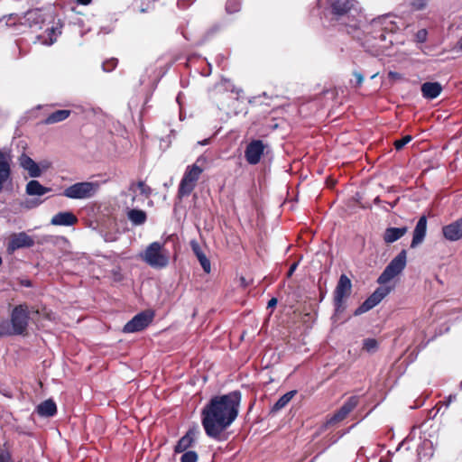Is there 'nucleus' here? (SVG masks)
<instances>
[{"instance_id":"26","label":"nucleus","mask_w":462,"mask_h":462,"mask_svg":"<svg viewBox=\"0 0 462 462\" xmlns=\"http://www.w3.org/2000/svg\"><path fill=\"white\" fill-rule=\"evenodd\" d=\"M127 217L135 226H141L145 223L147 219L146 213L143 210L130 208L127 212Z\"/></svg>"},{"instance_id":"30","label":"nucleus","mask_w":462,"mask_h":462,"mask_svg":"<svg viewBox=\"0 0 462 462\" xmlns=\"http://www.w3.org/2000/svg\"><path fill=\"white\" fill-rule=\"evenodd\" d=\"M378 342L374 338H366L363 342V349L368 353H374L377 350Z\"/></svg>"},{"instance_id":"38","label":"nucleus","mask_w":462,"mask_h":462,"mask_svg":"<svg viewBox=\"0 0 462 462\" xmlns=\"http://www.w3.org/2000/svg\"><path fill=\"white\" fill-rule=\"evenodd\" d=\"M42 200L40 199H32V200H29V201H26L25 204H24V208H28V209H31L32 208H35V207H38L39 205L42 204Z\"/></svg>"},{"instance_id":"46","label":"nucleus","mask_w":462,"mask_h":462,"mask_svg":"<svg viewBox=\"0 0 462 462\" xmlns=\"http://www.w3.org/2000/svg\"><path fill=\"white\" fill-rule=\"evenodd\" d=\"M81 5H88L91 0H77Z\"/></svg>"},{"instance_id":"6","label":"nucleus","mask_w":462,"mask_h":462,"mask_svg":"<svg viewBox=\"0 0 462 462\" xmlns=\"http://www.w3.org/2000/svg\"><path fill=\"white\" fill-rule=\"evenodd\" d=\"M99 189L98 182H77L63 191V195L72 199H88L95 196Z\"/></svg>"},{"instance_id":"32","label":"nucleus","mask_w":462,"mask_h":462,"mask_svg":"<svg viewBox=\"0 0 462 462\" xmlns=\"http://www.w3.org/2000/svg\"><path fill=\"white\" fill-rule=\"evenodd\" d=\"M117 65V60L116 59H111L106 61H105L102 64V68L104 71L109 72L112 71Z\"/></svg>"},{"instance_id":"12","label":"nucleus","mask_w":462,"mask_h":462,"mask_svg":"<svg viewBox=\"0 0 462 462\" xmlns=\"http://www.w3.org/2000/svg\"><path fill=\"white\" fill-rule=\"evenodd\" d=\"M358 397L351 396L341 408L327 420V425H335L344 420L349 413L357 406Z\"/></svg>"},{"instance_id":"7","label":"nucleus","mask_w":462,"mask_h":462,"mask_svg":"<svg viewBox=\"0 0 462 462\" xmlns=\"http://www.w3.org/2000/svg\"><path fill=\"white\" fill-rule=\"evenodd\" d=\"M152 189L143 181L132 182L125 192L126 198L130 200H125V204L127 208L138 206L139 203L143 204L151 195Z\"/></svg>"},{"instance_id":"13","label":"nucleus","mask_w":462,"mask_h":462,"mask_svg":"<svg viewBox=\"0 0 462 462\" xmlns=\"http://www.w3.org/2000/svg\"><path fill=\"white\" fill-rule=\"evenodd\" d=\"M34 245V240L25 232L14 233L9 236L7 251L14 253L20 248H28Z\"/></svg>"},{"instance_id":"25","label":"nucleus","mask_w":462,"mask_h":462,"mask_svg":"<svg viewBox=\"0 0 462 462\" xmlns=\"http://www.w3.org/2000/svg\"><path fill=\"white\" fill-rule=\"evenodd\" d=\"M37 412L42 417H51L57 412V406L52 400H46L37 406Z\"/></svg>"},{"instance_id":"4","label":"nucleus","mask_w":462,"mask_h":462,"mask_svg":"<svg viewBox=\"0 0 462 462\" xmlns=\"http://www.w3.org/2000/svg\"><path fill=\"white\" fill-rule=\"evenodd\" d=\"M29 320V310L26 305L16 306L11 314V326L5 320L0 324L1 335H22L25 332Z\"/></svg>"},{"instance_id":"43","label":"nucleus","mask_w":462,"mask_h":462,"mask_svg":"<svg viewBox=\"0 0 462 462\" xmlns=\"http://www.w3.org/2000/svg\"><path fill=\"white\" fill-rule=\"evenodd\" d=\"M9 458L8 454H0V462H8Z\"/></svg>"},{"instance_id":"14","label":"nucleus","mask_w":462,"mask_h":462,"mask_svg":"<svg viewBox=\"0 0 462 462\" xmlns=\"http://www.w3.org/2000/svg\"><path fill=\"white\" fill-rule=\"evenodd\" d=\"M265 149L264 143L261 140H254L250 142L245 151V157L249 164H257Z\"/></svg>"},{"instance_id":"50","label":"nucleus","mask_w":462,"mask_h":462,"mask_svg":"<svg viewBox=\"0 0 462 462\" xmlns=\"http://www.w3.org/2000/svg\"><path fill=\"white\" fill-rule=\"evenodd\" d=\"M380 39H381L382 41H384V40H385V35H384L383 33H381V34H380Z\"/></svg>"},{"instance_id":"2","label":"nucleus","mask_w":462,"mask_h":462,"mask_svg":"<svg viewBox=\"0 0 462 462\" xmlns=\"http://www.w3.org/2000/svg\"><path fill=\"white\" fill-rule=\"evenodd\" d=\"M325 3H329L336 20L347 27L348 32L361 26L363 15L357 2L354 0H319L320 5Z\"/></svg>"},{"instance_id":"21","label":"nucleus","mask_w":462,"mask_h":462,"mask_svg":"<svg viewBox=\"0 0 462 462\" xmlns=\"http://www.w3.org/2000/svg\"><path fill=\"white\" fill-rule=\"evenodd\" d=\"M198 430L196 429H190L177 443L175 447V452L181 453L186 451L196 439V434Z\"/></svg>"},{"instance_id":"10","label":"nucleus","mask_w":462,"mask_h":462,"mask_svg":"<svg viewBox=\"0 0 462 462\" xmlns=\"http://www.w3.org/2000/svg\"><path fill=\"white\" fill-rule=\"evenodd\" d=\"M351 287V281L347 278L346 275L342 274L336 287L334 295V301L337 311H339L343 308L344 300L349 296Z\"/></svg>"},{"instance_id":"3","label":"nucleus","mask_w":462,"mask_h":462,"mask_svg":"<svg viewBox=\"0 0 462 462\" xmlns=\"http://www.w3.org/2000/svg\"><path fill=\"white\" fill-rule=\"evenodd\" d=\"M207 163L208 158L205 155H200L192 165L186 168L179 185V197H187L191 194Z\"/></svg>"},{"instance_id":"23","label":"nucleus","mask_w":462,"mask_h":462,"mask_svg":"<svg viewBox=\"0 0 462 462\" xmlns=\"http://www.w3.org/2000/svg\"><path fill=\"white\" fill-rule=\"evenodd\" d=\"M408 231V228L403 227H388L383 234V240L387 244H392L401 237H402Z\"/></svg>"},{"instance_id":"15","label":"nucleus","mask_w":462,"mask_h":462,"mask_svg":"<svg viewBox=\"0 0 462 462\" xmlns=\"http://www.w3.org/2000/svg\"><path fill=\"white\" fill-rule=\"evenodd\" d=\"M11 179V158L9 154L0 151V193Z\"/></svg>"},{"instance_id":"8","label":"nucleus","mask_w":462,"mask_h":462,"mask_svg":"<svg viewBox=\"0 0 462 462\" xmlns=\"http://www.w3.org/2000/svg\"><path fill=\"white\" fill-rule=\"evenodd\" d=\"M406 266V252L402 250L396 255L390 263L385 267L384 271L379 276L377 282L380 284H385L400 274Z\"/></svg>"},{"instance_id":"22","label":"nucleus","mask_w":462,"mask_h":462,"mask_svg":"<svg viewBox=\"0 0 462 462\" xmlns=\"http://www.w3.org/2000/svg\"><path fill=\"white\" fill-rule=\"evenodd\" d=\"M190 246H191V249H192L194 254L197 256L204 272L207 273H209L211 271L210 261L206 256V254L202 252L201 247L199 245V243L195 240H192L190 242Z\"/></svg>"},{"instance_id":"18","label":"nucleus","mask_w":462,"mask_h":462,"mask_svg":"<svg viewBox=\"0 0 462 462\" xmlns=\"http://www.w3.org/2000/svg\"><path fill=\"white\" fill-rule=\"evenodd\" d=\"M78 222L77 217L69 211L60 212L54 215L51 220V224L53 226H70Z\"/></svg>"},{"instance_id":"29","label":"nucleus","mask_w":462,"mask_h":462,"mask_svg":"<svg viewBox=\"0 0 462 462\" xmlns=\"http://www.w3.org/2000/svg\"><path fill=\"white\" fill-rule=\"evenodd\" d=\"M25 18L31 26L32 24H35V25L40 24L41 23L43 22L42 14L38 9L31 10V11L27 12Z\"/></svg>"},{"instance_id":"35","label":"nucleus","mask_w":462,"mask_h":462,"mask_svg":"<svg viewBox=\"0 0 462 462\" xmlns=\"http://www.w3.org/2000/svg\"><path fill=\"white\" fill-rule=\"evenodd\" d=\"M48 32H49L50 41L49 42L44 41V43L51 45L56 41V37L58 34L60 33V32L57 28H54V27L48 30Z\"/></svg>"},{"instance_id":"9","label":"nucleus","mask_w":462,"mask_h":462,"mask_svg":"<svg viewBox=\"0 0 462 462\" xmlns=\"http://www.w3.org/2000/svg\"><path fill=\"white\" fill-rule=\"evenodd\" d=\"M391 291L390 287H379L377 288L372 295H370L363 303L360 305L355 311V315L363 314L374 307H375L381 300L389 294Z\"/></svg>"},{"instance_id":"33","label":"nucleus","mask_w":462,"mask_h":462,"mask_svg":"<svg viewBox=\"0 0 462 462\" xmlns=\"http://www.w3.org/2000/svg\"><path fill=\"white\" fill-rule=\"evenodd\" d=\"M411 141V135H406V136L402 137L400 140H396L394 142V147L396 148V150H401L407 143H409Z\"/></svg>"},{"instance_id":"20","label":"nucleus","mask_w":462,"mask_h":462,"mask_svg":"<svg viewBox=\"0 0 462 462\" xmlns=\"http://www.w3.org/2000/svg\"><path fill=\"white\" fill-rule=\"evenodd\" d=\"M421 94L427 99H434L442 91V86L439 82H425L421 85Z\"/></svg>"},{"instance_id":"27","label":"nucleus","mask_w":462,"mask_h":462,"mask_svg":"<svg viewBox=\"0 0 462 462\" xmlns=\"http://www.w3.org/2000/svg\"><path fill=\"white\" fill-rule=\"evenodd\" d=\"M71 114L70 110L63 109V110H57L51 115H49L46 119L44 120V123L46 125H52L59 122H62L66 120Z\"/></svg>"},{"instance_id":"28","label":"nucleus","mask_w":462,"mask_h":462,"mask_svg":"<svg viewBox=\"0 0 462 462\" xmlns=\"http://www.w3.org/2000/svg\"><path fill=\"white\" fill-rule=\"evenodd\" d=\"M296 393L297 392L295 390H292L281 396L279 400L274 403L273 411H277L284 408L295 396Z\"/></svg>"},{"instance_id":"16","label":"nucleus","mask_w":462,"mask_h":462,"mask_svg":"<svg viewBox=\"0 0 462 462\" xmlns=\"http://www.w3.org/2000/svg\"><path fill=\"white\" fill-rule=\"evenodd\" d=\"M443 236L449 241H457L462 238V217L457 221L445 226L442 228Z\"/></svg>"},{"instance_id":"19","label":"nucleus","mask_w":462,"mask_h":462,"mask_svg":"<svg viewBox=\"0 0 462 462\" xmlns=\"http://www.w3.org/2000/svg\"><path fill=\"white\" fill-rule=\"evenodd\" d=\"M19 162L21 167L28 171L30 177L37 178L42 175V170L39 165L29 156L23 154L20 157Z\"/></svg>"},{"instance_id":"37","label":"nucleus","mask_w":462,"mask_h":462,"mask_svg":"<svg viewBox=\"0 0 462 462\" xmlns=\"http://www.w3.org/2000/svg\"><path fill=\"white\" fill-rule=\"evenodd\" d=\"M411 5L414 9L420 10L427 5V0H414Z\"/></svg>"},{"instance_id":"51","label":"nucleus","mask_w":462,"mask_h":462,"mask_svg":"<svg viewBox=\"0 0 462 462\" xmlns=\"http://www.w3.org/2000/svg\"><path fill=\"white\" fill-rule=\"evenodd\" d=\"M2 264V258L0 257V265Z\"/></svg>"},{"instance_id":"31","label":"nucleus","mask_w":462,"mask_h":462,"mask_svg":"<svg viewBox=\"0 0 462 462\" xmlns=\"http://www.w3.org/2000/svg\"><path fill=\"white\" fill-rule=\"evenodd\" d=\"M198 454L195 451H186L180 457V462H197Z\"/></svg>"},{"instance_id":"48","label":"nucleus","mask_w":462,"mask_h":462,"mask_svg":"<svg viewBox=\"0 0 462 462\" xmlns=\"http://www.w3.org/2000/svg\"><path fill=\"white\" fill-rule=\"evenodd\" d=\"M457 44H458L459 49L462 51V37L458 41Z\"/></svg>"},{"instance_id":"34","label":"nucleus","mask_w":462,"mask_h":462,"mask_svg":"<svg viewBox=\"0 0 462 462\" xmlns=\"http://www.w3.org/2000/svg\"><path fill=\"white\" fill-rule=\"evenodd\" d=\"M226 9L228 13H235L239 9V3L237 0H228L226 2Z\"/></svg>"},{"instance_id":"44","label":"nucleus","mask_w":462,"mask_h":462,"mask_svg":"<svg viewBox=\"0 0 462 462\" xmlns=\"http://www.w3.org/2000/svg\"><path fill=\"white\" fill-rule=\"evenodd\" d=\"M297 268V263H293L291 267H290V270L288 272V276H291L293 272L295 271V269Z\"/></svg>"},{"instance_id":"42","label":"nucleus","mask_w":462,"mask_h":462,"mask_svg":"<svg viewBox=\"0 0 462 462\" xmlns=\"http://www.w3.org/2000/svg\"><path fill=\"white\" fill-rule=\"evenodd\" d=\"M276 304H277V299H275V298H272V299L268 301V305H267V307H268V308H273V307H275V306H276Z\"/></svg>"},{"instance_id":"1","label":"nucleus","mask_w":462,"mask_h":462,"mask_svg":"<svg viewBox=\"0 0 462 462\" xmlns=\"http://www.w3.org/2000/svg\"><path fill=\"white\" fill-rule=\"evenodd\" d=\"M241 393L237 391L213 397L202 410V425L206 434L219 439L221 434L238 415Z\"/></svg>"},{"instance_id":"47","label":"nucleus","mask_w":462,"mask_h":462,"mask_svg":"<svg viewBox=\"0 0 462 462\" xmlns=\"http://www.w3.org/2000/svg\"><path fill=\"white\" fill-rule=\"evenodd\" d=\"M389 76L394 79L399 77L398 73L392 71L389 73Z\"/></svg>"},{"instance_id":"36","label":"nucleus","mask_w":462,"mask_h":462,"mask_svg":"<svg viewBox=\"0 0 462 462\" xmlns=\"http://www.w3.org/2000/svg\"><path fill=\"white\" fill-rule=\"evenodd\" d=\"M428 32L425 29L418 31L416 33V40L419 42H424L427 40Z\"/></svg>"},{"instance_id":"5","label":"nucleus","mask_w":462,"mask_h":462,"mask_svg":"<svg viewBox=\"0 0 462 462\" xmlns=\"http://www.w3.org/2000/svg\"><path fill=\"white\" fill-rule=\"evenodd\" d=\"M141 258L148 265L155 269L165 268L170 262V252L165 248L164 244L153 242L150 244Z\"/></svg>"},{"instance_id":"45","label":"nucleus","mask_w":462,"mask_h":462,"mask_svg":"<svg viewBox=\"0 0 462 462\" xmlns=\"http://www.w3.org/2000/svg\"><path fill=\"white\" fill-rule=\"evenodd\" d=\"M383 20L385 21V18H383ZM381 21H382L381 18H378L377 20H374L373 21V25L376 26L378 24H381L382 23Z\"/></svg>"},{"instance_id":"11","label":"nucleus","mask_w":462,"mask_h":462,"mask_svg":"<svg viewBox=\"0 0 462 462\" xmlns=\"http://www.w3.org/2000/svg\"><path fill=\"white\" fill-rule=\"evenodd\" d=\"M153 315L151 312H142L135 315L124 327V332L134 333L144 329L152 320Z\"/></svg>"},{"instance_id":"49","label":"nucleus","mask_w":462,"mask_h":462,"mask_svg":"<svg viewBox=\"0 0 462 462\" xmlns=\"http://www.w3.org/2000/svg\"><path fill=\"white\" fill-rule=\"evenodd\" d=\"M208 143V140L205 139L204 141L199 142V143L201 144V145H204V144H207Z\"/></svg>"},{"instance_id":"40","label":"nucleus","mask_w":462,"mask_h":462,"mask_svg":"<svg viewBox=\"0 0 462 462\" xmlns=\"http://www.w3.org/2000/svg\"><path fill=\"white\" fill-rule=\"evenodd\" d=\"M34 312H35L36 314H41V315L42 314V315H43V316H45V317H46V319H52V317H51V312H49V311H47L45 309H43L42 311H40L39 310H36Z\"/></svg>"},{"instance_id":"17","label":"nucleus","mask_w":462,"mask_h":462,"mask_svg":"<svg viewBox=\"0 0 462 462\" xmlns=\"http://www.w3.org/2000/svg\"><path fill=\"white\" fill-rule=\"evenodd\" d=\"M427 230V218L425 216L420 217L419 221L413 231V237L411 240V247L415 248L421 244L426 236Z\"/></svg>"},{"instance_id":"39","label":"nucleus","mask_w":462,"mask_h":462,"mask_svg":"<svg viewBox=\"0 0 462 462\" xmlns=\"http://www.w3.org/2000/svg\"><path fill=\"white\" fill-rule=\"evenodd\" d=\"M354 77L356 79V85L360 86L363 83V81H364L363 75L361 73H359V72H354Z\"/></svg>"},{"instance_id":"24","label":"nucleus","mask_w":462,"mask_h":462,"mask_svg":"<svg viewBox=\"0 0 462 462\" xmlns=\"http://www.w3.org/2000/svg\"><path fill=\"white\" fill-rule=\"evenodd\" d=\"M25 190L29 196H42L51 189L42 186L38 180H30L26 185Z\"/></svg>"},{"instance_id":"41","label":"nucleus","mask_w":462,"mask_h":462,"mask_svg":"<svg viewBox=\"0 0 462 462\" xmlns=\"http://www.w3.org/2000/svg\"><path fill=\"white\" fill-rule=\"evenodd\" d=\"M456 400V395L450 394L443 403L448 407L453 401Z\"/></svg>"}]
</instances>
